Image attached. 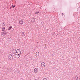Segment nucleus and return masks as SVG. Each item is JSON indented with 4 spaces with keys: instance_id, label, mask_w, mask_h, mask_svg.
I'll list each match as a JSON object with an SVG mask.
<instances>
[{
    "instance_id": "obj_1",
    "label": "nucleus",
    "mask_w": 80,
    "mask_h": 80,
    "mask_svg": "<svg viewBox=\"0 0 80 80\" xmlns=\"http://www.w3.org/2000/svg\"><path fill=\"white\" fill-rule=\"evenodd\" d=\"M8 58L9 60H12L13 58V56L12 54H9L8 56Z\"/></svg>"
},
{
    "instance_id": "obj_2",
    "label": "nucleus",
    "mask_w": 80,
    "mask_h": 80,
    "mask_svg": "<svg viewBox=\"0 0 80 80\" xmlns=\"http://www.w3.org/2000/svg\"><path fill=\"white\" fill-rule=\"evenodd\" d=\"M16 53L17 54H18V55H20L21 54V51H20V50L19 49H18Z\"/></svg>"
},
{
    "instance_id": "obj_3",
    "label": "nucleus",
    "mask_w": 80,
    "mask_h": 80,
    "mask_svg": "<svg viewBox=\"0 0 80 80\" xmlns=\"http://www.w3.org/2000/svg\"><path fill=\"white\" fill-rule=\"evenodd\" d=\"M20 55L18 54H15L14 57L16 58H18L20 57Z\"/></svg>"
},
{
    "instance_id": "obj_4",
    "label": "nucleus",
    "mask_w": 80,
    "mask_h": 80,
    "mask_svg": "<svg viewBox=\"0 0 80 80\" xmlns=\"http://www.w3.org/2000/svg\"><path fill=\"white\" fill-rule=\"evenodd\" d=\"M34 71L35 73H38V68H35L34 69Z\"/></svg>"
},
{
    "instance_id": "obj_5",
    "label": "nucleus",
    "mask_w": 80,
    "mask_h": 80,
    "mask_svg": "<svg viewBox=\"0 0 80 80\" xmlns=\"http://www.w3.org/2000/svg\"><path fill=\"white\" fill-rule=\"evenodd\" d=\"M17 50L13 49L12 51V52L14 54H15V55L16 53H17Z\"/></svg>"
},
{
    "instance_id": "obj_6",
    "label": "nucleus",
    "mask_w": 80,
    "mask_h": 80,
    "mask_svg": "<svg viewBox=\"0 0 80 80\" xmlns=\"http://www.w3.org/2000/svg\"><path fill=\"white\" fill-rule=\"evenodd\" d=\"M45 64L44 62H42L41 64V67H44Z\"/></svg>"
},
{
    "instance_id": "obj_7",
    "label": "nucleus",
    "mask_w": 80,
    "mask_h": 80,
    "mask_svg": "<svg viewBox=\"0 0 80 80\" xmlns=\"http://www.w3.org/2000/svg\"><path fill=\"white\" fill-rule=\"evenodd\" d=\"M2 34L3 36H5V35H6V34H7V32H6V31H3L2 32Z\"/></svg>"
},
{
    "instance_id": "obj_8",
    "label": "nucleus",
    "mask_w": 80,
    "mask_h": 80,
    "mask_svg": "<svg viewBox=\"0 0 80 80\" xmlns=\"http://www.w3.org/2000/svg\"><path fill=\"white\" fill-rule=\"evenodd\" d=\"M19 23L21 25L23 23V22L22 20H20L19 21Z\"/></svg>"
},
{
    "instance_id": "obj_9",
    "label": "nucleus",
    "mask_w": 80,
    "mask_h": 80,
    "mask_svg": "<svg viewBox=\"0 0 80 80\" xmlns=\"http://www.w3.org/2000/svg\"><path fill=\"white\" fill-rule=\"evenodd\" d=\"M36 55L37 56V57H39V53L38 52H36Z\"/></svg>"
},
{
    "instance_id": "obj_10",
    "label": "nucleus",
    "mask_w": 80,
    "mask_h": 80,
    "mask_svg": "<svg viewBox=\"0 0 80 80\" xmlns=\"http://www.w3.org/2000/svg\"><path fill=\"white\" fill-rule=\"evenodd\" d=\"M26 33L25 32H23L22 33V36H24L25 35Z\"/></svg>"
},
{
    "instance_id": "obj_11",
    "label": "nucleus",
    "mask_w": 80,
    "mask_h": 80,
    "mask_svg": "<svg viewBox=\"0 0 80 80\" xmlns=\"http://www.w3.org/2000/svg\"><path fill=\"white\" fill-rule=\"evenodd\" d=\"M35 21V19L34 18H32L31 21V22H34Z\"/></svg>"
},
{
    "instance_id": "obj_12",
    "label": "nucleus",
    "mask_w": 80,
    "mask_h": 80,
    "mask_svg": "<svg viewBox=\"0 0 80 80\" xmlns=\"http://www.w3.org/2000/svg\"><path fill=\"white\" fill-rule=\"evenodd\" d=\"M12 26H10L9 27V28L8 29V30H11L12 29Z\"/></svg>"
},
{
    "instance_id": "obj_13",
    "label": "nucleus",
    "mask_w": 80,
    "mask_h": 80,
    "mask_svg": "<svg viewBox=\"0 0 80 80\" xmlns=\"http://www.w3.org/2000/svg\"><path fill=\"white\" fill-rule=\"evenodd\" d=\"M5 30V28L3 27L2 29V31H4Z\"/></svg>"
},
{
    "instance_id": "obj_14",
    "label": "nucleus",
    "mask_w": 80,
    "mask_h": 80,
    "mask_svg": "<svg viewBox=\"0 0 80 80\" xmlns=\"http://www.w3.org/2000/svg\"><path fill=\"white\" fill-rule=\"evenodd\" d=\"M76 80H78V77L77 75L76 76Z\"/></svg>"
},
{
    "instance_id": "obj_15",
    "label": "nucleus",
    "mask_w": 80,
    "mask_h": 80,
    "mask_svg": "<svg viewBox=\"0 0 80 80\" xmlns=\"http://www.w3.org/2000/svg\"><path fill=\"white\" fill-rule=\"evenodd\" d=\"M39 12H36L35 13L36 14H38V13H39Z\"/></svg>"
},
{
    "instance_id": "obj_16",
    "label": "nucleus",
    "mask_w": 80,
    "mask_h": 80,
    "mask_svg": "<svg viewBox=\"0 0 80 80\" xmlns=\"http://www.w3.org/2000/svg\"><path fill=\"white\" fill-rule=\"evenodd\" d=\"M12 7L13 8H15V5H12Z\"/></svg>"
},
{
    "instance_id": "obj_17",
    "label": "nucleus",
    "mask_w": 80,
    "mask_h": 80,
    "mask_svg": "<svg viewBox=\"0 0 80 80\" xmlns=\"http://www.w3.org/2000/svg\"><path fill=\"white\" fill-rule=\"evenodd\" d=\"M42 80H48L46 78H44Z\"/></svg>"
},
{
    "instance_id": "obj_18",
    "label": "nucleus",
    "mask_w": 80,
    "mask_h": 80,
    "mask_svg": "<svg viewBox=\"0 0 80 80\" xmlns=\"http://www.w3.org/2000/svg\"><path fill=\"white\" fill-rule=\"evenodd\" d=\"M20 72V71H17V73H19Z\"/></svg>"
},
{
    "instance_id": "obj_19",
    "label": "nucleus",
    "mask_w": 80,
    "mask_h": 80,
    "mask_svg": "<svg viewBox=\"0 0 80 80\" xmlns=\"http://www.w3.org/2000/svg\"><path fill=\"white\" fill-rule=\"evenodd\" d=\"M34 80H37L36 79H35Z\"/></svg>"
},
{
    "instance_id": "obj_20",
    "label": "nucleus",
    "mask_w": 80,
    "mask_h": 80,
    "mask_svg": "<svg viewBox=\"0 0 80 80\" xmlns=\"http://www.w3.org/2000/svg\"><path fill=\"white\" fill-rule=\"evenodd\" d=\"M62 15L63 16L64 15V14L63 13H62Z\"/></svg>"
},
{
    "instance_id": "obj_21",
    "label": "nucleus",
    "mask_w": 80,
    "mask_h": 80,
    "mask_svg": "<svg viewBox=\"0 0 80 80\" xmlns=\"http://www.w3.org/2000/svg\"><path fill=\"white\" fill-rule=\"evenodd\" d=\"M43 23H42V24H43Z\"/></svg>"
},
{
    "instance_id": "obj_22",
    "label": "nucleus",
    "mask_w": 80,
    "mask_h": 80,
    "mask_svg": "<svg viewBox=\"0 0 80 80\" xmlns=\"http://www.w3.org/2000/svg\"><path fill=\"white\" fill-rule=\"evenodd\" d=\"M10 8L11 9V7H10Z\"/></svg>"
},
{
    "instance_id": "obj_23",
    "label": "nucleus",
    "mask_w": 80,
    "mask_h": 80,
    "mask_svg": "<svg viewBox=\"0 0 80 80\" xmlns=\"http://www.w3.org/2000/svg\"><path fill=\"white\" fill-rule=\"evenodd\" d=\"M37 42L38 43V42Z\"/></svg>"
}]
</instances>
